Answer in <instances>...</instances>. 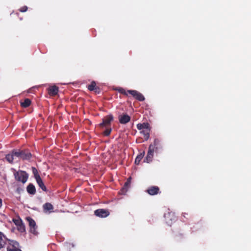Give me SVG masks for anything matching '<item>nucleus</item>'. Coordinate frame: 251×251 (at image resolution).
Masks as SVG:
<instances>
[{"label": "nucleus", "mask_w": 251, "mask_h": 251, "mask_svg": "<svg viewBox=\"0 0 251 251\" xmlns=\"http://www.w3.org/2000/svg\"><path fill=\"white\" fill-rule=\"evenodd\" d=\"M88 89L91 91H94L97 92V89H99V87L97 86L96 82L95 81H93L88 85Z\"/></svg>", "instance_id": "obj_20"}, {"label": "nucleus", "mask_w": 251, "mask_h": 251, "mask_svg": "<svg viewBox=\"0 0 251 251\" xmlns=\"http://www.w3.org/2000/svg\"><path fill=\"white\" fill-rule=\"evenodd\" d=\"M113 120V116L111 114L108 115L102 119V122L99 124L101 128L111 126V123Z\"/></svg>", "instance_id": "obj_5"}, {"label": "nucleus", "mask_w": 251, "mask_h": 251, "mask_svg": "<svg viewBox=\"0 0 251 251\" xmlns=\"http://www.w3.org/2000/svg\"><path fill=\"white\" fill-rule=\"evenodd\" d=\"M150 195H157L159 192V188L156 186L149 187L146 191Z\"/></svg>", "instance_id": "obj_11"}, {"label": "nucleus", "mask_w": 251, "mask_h": 251, "mask_svg": "<svg viewBox=\"0 0 251 251\" xmlns=\"http://www.w3.org/2000/svg\"><path fill=\"white\" fill-rule=\"evenodd\" d=\"M176 240L178 241V239H177V237H176Z\"/></svg>", "instance_id": "obj_33"}, {"label": "nucleus", "mask_w": 251, "mask_h": 251, "mask_svg": "<svg viewBox=\"0 0 251 251\" xmlns=\"http://www.w3.org/2000/svg\"><path fill=\"white\" fill-rule=\"evenodd\" d=\"M6 251H22V250L19 242L15 240H9V244L6 247Z\"/></svg>", "instance_id": "obj_3"}, {"label": "nucleus", "mask_w": 251, "mask_h": 251, "mask_svg": "<svg viewBox=\"0 0 251 251\" xmlns=\"http://www.w3.org/2000/svg\"><path fill=\"white\" fill-rule=\"evenodd\" d=\"M99 90H100V88H99V89H97V92H98V93H99Z\"/></svg>", "instance_id": "obj_32"}, {"label": "nucleus", "mask_w": 251, "mask_h": 251, "mask_svg": "<svg viewBox=\"0 0 251 251\" xmlns=\"http://www.w3.org/2000/svg\"><path fill=\"white\" fill-rule=\"evenodd\" d=\"M137 128L138 130H145L151 128L150 124L148 123H139L137 125Z\"/></svg>", "instance_id": "obj_16"}, {"label": "nucleus", "mask_w": 251, "mask_h": 251, "mask_svg": "<svg viewBox=\"0 0 251 251\" xmlns=\"http://www.w3.org/2000/svg\"><path fill=\"white\" fill-rule=\"evenodd\" d=\"M14 153L16 158L23 160H28L32 156L30 152L26 150H14Z\"/></svg>", "instance_id": "obj_1"}, {"label": "nucleus", "mask_w": 251, "mask_h": 251, "mask_svg": "<svg viewBox=\"0 0 251 251\" xmlns=\"http://www.w3.org/2000/svg\"><path fill=\"white\" fill-rule=\"evenodd\" d=\"M6 160L10 163H12L15 159H16V157L15 156L14 153V150H13L11 153L8 154L5 156Z\"/></svg>", "instance_id": "obj_15"}, {"label": "nucleus", "mask_w": 251, "mask_h": 251, "mask_svg": "<svg viewBox=\"0 0 251 251\" xmlns=\"http://www.w3.org/2000/svg\"><path fill=\"white\" fill-rule=\"evenodd\" d=\"M104 128H105V130L103 131V134L105 136H108L110 134L112 131L111 126Z\"/></svg>", "instance_id": "obj_26"}, {"label": "nucleus", "mask_w": 251, "mask_h": 251, "mask_svg": "<svg viewBox=\"0 0 251 251\" xmlns=\"http://www.w3.org/2000/svg\"><path fill=\"white\" fill-rule=\"evenodd\" d=\"M37 183L38 184L39 187L44 192H47V189L46 186L44 185L43 181H42L41 178H40L37 180H36Z\"/></svg>", "instance_id": "obj_18"}, {"label": "nucleus", "mask_w": 251, "mask_h": 251, "mask_svg": "<svg viewBox=\"0 0 251 251\" xmlns=\"http://www.w3.org/2000/svg\"><path fill=\"white\" fill-rule=\"evenodd\" d=\"M131 179V177H128L125 183L124 186L121 190V193L122 194H125L126 193L127 191L128 188L130 187V186Z\"/></svg>", "instance_id": "obj_12"}, {"label": "nucleus", "mask_w": 251, "mask_h": 251, "mask_svg": "<svg viewBox=\"0 0 251 251\" xmlns=\"http://www.w3.org/2000/svg\"><path fill=\"white\" fill-rule=\"evenodd\" d=\"M25 219L28 222L30 232L35 235H37L38 232L37 230V226L35 221L30 217H26Z\"/></svg>", "instance_id": "obj_4"}, {"label": "nucleus", "mask_w": 251, "mask_h": 251, "mask_svg": "<svg viewBox=\"0 0 251 251\" xmlns=\"http://www.w3.org/2000/svg\"><path fill=\"white\" fill-rule=\"evenodd\" d=\"M13 170L14 171V176L16 181L21 182L23 184L27 181L28 175L25 171L22 170L16 171L15 169Z\"/></svg>", "instance_id": "obj_2"}, {"label": "nucleus", "mask_w": 251, "mask_h": 251, "mask_svg": "<svg viewBox=\"0 0 251 251\" xmlns=\"http://www.w3.org/2000/svg\"><path fill=\"white\" fill-rule=\"evenodd\" d=\"M183 216L185 218H186V215H188V214L186 213H182Z\"/></svg>", "instance_id": "obj_30"}, {"label": "nucleus", "mask_w": 251, "mask_h": 251, "mask_svg": "<svg viewBox=\"0 0 251 251\" xmlns=\"http://www.w3.org/2000/svg\"><path fill=\"white\" fill-rule=\"evenodd\" d=\"M145 152H143V153H141L140 154H139L135 158V163L137 165L139 164L143 158Z\"/></svg>", "instance_id": "obj_24"}, {"label": "nucleus", "mask_w": 251, "mask_h": 251, "mask_svg": "<svg viewBox=\"0 0 251 251\" xmlns=\"http://www.w3.org/2000/svg\"><path fill=\"white\" fill-rule=\"evenodd\" d=\"M95 215L100 218H105L107 217L110 213L108 209H98L95 211Z\"/></svg>", "instance_id": "obj_7"}, {"label": "nucleus", "mask_w": 251, "mask_h": 251, "mask_svg": "<svg viewBox=\"0 0 251 251\" xmlns=\"http://www.w3.org/2000/svg\"><path fill=\"white\" fill-rule=\"evenodd\" d=\"M116 91H118L120 93L123 94L126 96H128V90L126 91L125 89L123 88L119 87L115 89Z\"/></svg>", "instance_id": "obj_25"}, {"label": "nucleus", "mask_w": 251, "mask_h": 251, "mask_svg": "<svg viewBox=\"0 0 251 251\" xmlns=\"http://www.w3.org/2000/svg\"><path fill=\"white\" fill-rule=\"evenodd\" d=\"M13 222L17 226H18L19 225L23 223V221L21 219H14L13 220Z\"/></svg>", "instance_id": "obj_28"}, {"label": "nucleus", "mask_w": 251, "mask_h": 251, "mask_svg": "<svg viewBox=\"0 0 251 251\" xmlns=\"http://www.w3.org/2000/svg\"><path fill=\"white\" fill-rule=\"evenodd\" d=\"M48 93L50 96H54L58 94L59 89L58 87L54 85L50 86L48 89Z\"/></svg>", "instance_id": "obj_13"}, {"label": "nucleus", "mask_w": 251, "mask_h": 251, "mask_svg": "<svg viewBox=\"0 0 251 251\" xmlns=\"http://www.w3.org/2000/svg\"><path fill=\"white\" fill-rule=\"evenodd\" d=\"M26 191L28 194L30 195H34L36 193V188L35 186L32 183H29L26 187Z\"/></svg>", "instance_id": "obj_17"}, {"label": "nucleus", "mask_w": 251, "mask_h": 251, "mask_svg": "<svg viewBox=\"0 0 251 251\" xmlns=\"http://www.w3.org/2000/svg\"><path fill=\"white\" fill-rule=\"evenodd\" d=\"M53 208L52 205L49 202H47L43 205V209L44 211H50Z\"/></svg>", "instance_id": "obj_23"}, {"label": "nucleus", "mask_w": 251, "mask_h": 251, "mask_svg": "<svg viewBox=\"0 0 251 251\" xmlns=\"http://www.w3.org/2000/svg\"><path fill=\"white\" fill-rule=\"evenodd\" d=\"M31 170H32V173L34 175V177L35 180H37V179L41 178L40 176L38 173V171L35 167H32Z\"/></svg>", "instance_id": "obj_22"}, {"label": "nucleus", "mask_w": 251, "mask_h": 251, "mask_svg": "<svg viewBox=\"0 0 251 251\" xmlns=\"http://www.w3.org/2000/svg\"><path fill=\"white\" fill-rule=\"evenodd\" d=\"M151 128L143 130H142L140 133L142 134L144 136V138L145 140H148L150 137V131Z\"/></svg>", "instance_id": "obj_19"}, {"label": "nucleus", "mask_w": 251, "mask_h": 251, "mask_svg": "<svg viewBox=\"0 0 251 251\" xmlns=\"http://www.w3.org/2000/svg\"><path fill=\"white\" fill-rule=\"evenodd\" d=\"M31 103V100L29 99H25L23 102H21V105L24 108L28 107Z\"/></svg>", "instance_id": "obj_21"}, {"label": "nucleus", "mask_w": 251, "mask_h": 251, "mask_svg": "<svg viewBox=\"0 0 251 251\" xmlns=\"http://www.w3.org/2000/svg\"><path fill=\"white\" fill-rule=\"evenodd\" d=\"M17 230L22 233L25 231V227L23 223L17 226Z\"/></svg>", "instance_id": "obj_27"}, {"label": "nucleus", "mask_w": 251, "mask_h": 251, "mask_svg": "<svg viewBox=\"0 0 251 251\" xmlns=\"http://www.w3.org/2000/svg\"><path fill=\"white\" fill-rule=\"evenodd\" d=\"M9 240L3 233L0 231V249L4 248L9 244Z\"/></svg>", "instance_id": "obj_8"}, {"label": "nucleus", "mask_w": 251, "mask_h": 251, "mask_svg": "<svg viewBox=\"0 0 251 251\" xmlns=\"http://www.w3.org/2000/svg\"><path fill=\"white\" fill-rule=\"evenodd\" d=\"M27 7L26 6H24L19 9V11L21 12H25L27 10Z\"/></svg>", "instance_id": "obj_29"}, {"label": "nucleus", "mask_w": 251, "mask_h": 251, "mask_svg": "<svg viewBox=\"0 0 251 251\" xmlns=\"http://www.w3.org/2000/svg\"><path fill=\"white\" fill-rule=\"evenodd\" d=\"M2 200L0 198V208L2 206Z\"/></svg>", "instance_id": "obj_31"}, {"label": "nucleus", "mask_w": 251, "mask_h": 251, "mask_svg": "<svg viewBox=\"0 0 251 251\" xmlns=\"http://www.w3.org/2000/svg\"><path fill=\"white\" fill-rule=\"evenodd\" d=\"M128 93L139 101H143L145 99L144 96L141 93L136 90H128Z\"/></svg>", "instance_id": "obj_6"}, {"label": "nucleus", "mask_w": 251, "mask_h": 251, "mask_svg": "<svg viewBox=\"0 0 251 251\" xmlns=\"http://www.w3.org/2000/svg\"><path fill=\"white\" fill-rule=\"evenodd\" d=\"M150 145L153 146V150L155 152H157L158 150L161 149L162 147L160 141L158 139H155L153 143Z\"/></svg>", "instance_id": "obj_14"}, {"label": "nucleus", "mask_w": 251, "mask_h": 251, "mask_svg": "<svg viewBox=\"0 0 251 251\" xmlns=\"http://www.w3.org/2000/svg\"><path fill=\"white\" fill-rule=\"evenodd\" d=\"M154 151H155L153 150V146L152 145H150L145 161L147 162V163L151 162L152 161L153 156V152Z\"/></svg>", "instance_id": "obj_9"}, {"label": "nucleus", "mask_w": 251, "mask_h": 251, "mask_svg": "<svg viewBox=\"0 0 251 251\" xmlns=\"http://www.w3.org/2000/svg\"><path fill=\"white\" fill-rule=\"evenodd\" d=\"M119 121L121 124H126L130 121V117L126 114L119 116Z\"/></svg>", "instance_id": "obj_10"}]
</instances>
